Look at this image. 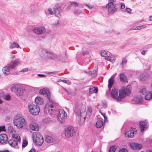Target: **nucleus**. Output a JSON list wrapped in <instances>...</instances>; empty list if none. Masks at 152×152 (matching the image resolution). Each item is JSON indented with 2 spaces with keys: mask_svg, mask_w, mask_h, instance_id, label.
<instances>
[{
  "mask_svg": "<svg viewBox=\"0 0 152 152\" xmlns=\"http://www.w3.org/2000/svg\"><path fill=\"white\" fill-rule=\"evenodd\" d=\"M40 94L45 95L49 100L45 106L44 111L46 113H50V114L52 115L53 113L52 112L53 110H56L57 107L58 106V103L50 98V92L48 88H44L41 89L39 91Z\"/></svg>",
  "mask_w": 152,
  "mask_h": 152,
  "instance_id": "nucleus-1",
  "label": "nucleus"
},
{
  "mask_svg": "<svg viewBox=\"0 0 152 152\" xmlns=\"http://www.w3.org/2000/svg\"><path fill=\"white\" fill-rule=\"evenodd\" d=\"M22 64V62L19 58H18L8 63L2 69V72L4 76H7L10 73V69H14L17 67Z\"/></svg>",
  "mask_w": 152,
  "mask_h": 152,
  "instance_id": "nucleus-2",
  "label": "nucleus"
},
{
  "mask_svg": "<svg viewBox=\"0 0 152 152\" xmlns=\"http://www.w3.org/2000/svg\"><path fill=\"white\" fill-rule=\"evenodd\" d=\"M74 110L76 115L80 117V124L83 125L85 121L86 118L85 105L81 104L76 105Z\"/></svg>",
  "mask_w": 152,
  "mask_h": 152,
  "instance_id": "nucleus-3",
  "label": "nucleus"
},
{
  "mask_svg": "<svg viewBox=\"0 0 152 152\" xmlns=\"http://www.w3.org/2000/svg\"><path fill=\"white\" fill-rule=\"evenodd\" d=\"M117 5V0H108L106 7L109 15H113L117 11L118 9Z\"/></svg>",
  "mask_w": 152,
  "mask_h": 152,
  "instance_id": "nucleus-4",
  "label": "nucleus"
},
{
  "mask_svg": "<svg viewBox=\"0 0 152 152\" xmlns=\"http://www.w3.org/2000/svg\"><path fill=\"white\" fill-rule=\"evenodd\" d=\"M58 106L57 107L56 110L55 111L53 110L52 112H53V113L52 115L50 114V113H47L50 115H52L53 114H57V113L58 112V121L61 123H63L64 122V120L66 118L67 115L66 112L64 111L63 110H59L58 111H57L58 108Z\"/></svg>",
  "mask_w": 152,
  "mask_h": 152,
  "instance_id": "nucleus-5",
  "label": "nucleus"
},
{
  "mask_svg": "<svg viewBox=\"0 0 152 152\" xmlns=\"http://www.w3.org/2000/svg\"><path fill=\"white\" fill-rule=\"evenodd\" d=\"M14 124L18 128H22L26 124L25 119L21 116L16 115L14 118Z\"/></svg>",
  "mask_w": 152,
  "mask_h": 152,
  "instance_id": "nucleus-6",
  "label": "nucleus"
},
{
  "mask_svg": "<svg viewBox=\"0 0 152 152\" xmlns=\"http://www.w3.org/2000/svg\"><path fill=\"white\" fill-rule=\"evenodd\" d=\"M132 87L130 86H124L119 90L118 99H122L129 95L131 92Z\"/></svg>",
  "mask_w": 152,
  "mask_h": 152,
  "instance_id": "nucleus-7",
  "label": "nucleus"
},
{
  "mask_svg": "<svg viewBox=\"0 0 152 152\" xmlns=\"http://www.w3.org/2000/svg\"><path fill=\"white\" fill-rule=\"evenodd\" d=\"M28 107L29 112L32 114L34 115H37L40 111L39 107L33 103H29Z\"/></svg>",
  "mask_w": 152,
  "mask_h": 152,
  "instance_id": "nucleus-8",
  "label": "nucleus"
},
{
  "mask_svg": "<svg viewBox=\"0 0 152 152\" xmlns=\"http://www.w3.org/2000/svg\"><path fill=\"white\" fill-rule=\"evenodd\" d=\"M34 141L38 145H41L44 142L43 137L42 135L38 133L34 134L33 136Z\"/></svg>",
  "mask_w": 152,
  "mask_h": 152,
  "instance_id": "nucleus-9",
  "label": "nucleus"
},
{
  "mask_svg": "<svg viewBox=\"0 0 152 152\" xmlns=\"http://www.w3.org/2000/svg\"><path fill=\"white\" fill-rule=\"evenodd\" d=\"M42 52L45 55V56L49 58L55 59L57 58V56L53 52L49 50L43 49L42 50Z\"/></svg>",
  "mask_w": 152,
  "mask_h": 152,
  "instance_id": "nucleus-10",
  "label": "nucleus"
},
{
  "mask_svg": "<svg viewBox=\"0 0 152 152\" xmlns=\"http://www.w3.org/2000/svg\"><path fill=\"white\" fill-rule=\"evenodd\" d=\"M75 132L74 129L72 126H67L65 129V135L67 137H72Z\"/></svg>",
  "mask_w": 152,
  "mask_h": 152,
  "instance_id": "nucleus-11",
  "label": "nucleus"
},
{
  "mask_svg": "<svg viewBox=\"0 0 152 152\" xmlns=\"http://www.w3.org/2000/svg\"><path fill=\"white\" fill-rule=\"evenodd\" d=\"M32 31L37 35H42L46 32V29L44 26L34 27L32 29Z\"/></svg>",
  "mask_w": 152,
  "mask_h": 152,
  "instance_id": "nucleus-12",
  "label": "nucleus"
},
{
  "mask_svg": "<svg viewBox=\"0 0 152 152\" xmlns=\"http://www.w3.org/2000/svg\"><path fill=\"white\" fill-rule=\"evenodd\" d=\"M11 91L14 92L16 95L19 96L23 94L24 90L20 86H12L11 88Z\"/></svg>",
  "mask_w": 152,
  "mask_h": 152,
  "instance_id": "nucleus-13",
  "label": "nucleus"
},
{
  "mask_svg": "<svg viewBox=\"0 0 152 152\" xmlns=\"http://www.w3.org/2000/svg\"><path fill=\"white\" fill-rule=\"evenodd\" d=\"M98 69L97 67H95L94 69L90 70L88 69L86 73L88 74L87 77L88 80H90V79L88 78L89 77H91L90 79H91L95 77L97 75V72Z\"/></svg>",
  "mask_w": 152,
  "mask_h": 152,
  "instance_id": "nucleus-14",
  "label": "nucleus"
},
{
  "mask_svg": "<svg viewBox=\"0 0 152 152\" xmlns=\"http://www.w3.org/2000/svg\"><path fill=\"white\" fill-rule=\"evenodd\" d=\"M136 129L134 128H131V129L125 133V136L127 137L132 138L137 133Z\"/></svg>",
  "mask_w": 152,
  "mask_h": 152,
  "instance_id": "nucleus-15",
  "label": "nucleus"
},
{
  "mask_svg": "<svg viewBox=\"0 0 152 152\" xmlns=\"http://www.w3.org/2000/svg\"><path fill=\"white\" fill-rule=\"evenodd\" d=\"M59 9L57 7H54V12L52 11V10L51 8H48V9L47 11L48 12V13L51 15H53L55 14L56 16L59 17L60 16V14L58 11Z\"/></svg>",
  "mask_w": 152,
  "mask_h": 152,
  "instance_id": "nucleus-16",
  "label": "nucleus"
},
{
  "mask_svg": "<svg viewBox=\"0 0 152 152\" xmlns=\"http://www.w3.org/2000/svg\"><path fill=\"white\" fill-rule=\"evenodd\" d=\"M118 91L116 88H114L112 89L111 92V97L114 99H116L117 100H120V99H118Z\"/></svg>",
  "mask_w": 152,
  "mask_h": 152,
  "instance_id": "nucleus-17",
  "label": "nucleus"
},
{
  "mask_svg": "<svg viewBox=\"0 0 152 152\" xmlns=\"http://www.w3.org/2000/svg\"><path fill=\"white\" fill-rule=\"evenodd\" d=\"M140 131L143 132L147 127V123L145 121H141L140 122Z\"/></svg>",
  "mask_w": 152,
  "mask_h": 152,
  "instance_id": "nucleus-18",
  "label": "nucleus"
},
{
  "mask_svg": "<svg viewBox=\"0 0 152 152\" xmlns=\"http://www.w3.org/2000/svg\"><path fill=\"white\" fill-rule=\"evenodd\" d=\"M101 56L105 58L106 59L108 57H109L112 55L110 52L106 50H103L101 52Z\"/></svg>",
  "mask_w": 152,
  "mask_h": 152,
  "instance_id": "nucleus-19",
  "label": "nucleus"
},
{
  "mask_svg": "<svg viewBox=\"0 0 152 152\" xmlns=\"http://www.w3.org/2000/svg\"><path fill=\"white\" fill-rule=\"evenodd\" d=\"M8 139V137L6 134H2L0 135V142L1 143H5Z\"/></svg>",
  "mask_w": 152,
  "mask_h": 152,
  "instance_id": "nucleus-20",
  "label": "nucleus"
},
{
  "mask_svg": "<svg viewBox=\"0 0 152 152\" xmlns=\"http://www.w3.org/2000/svg\"><path fill=\"white\" fill-rule=\"evenodd\" d=\"M30 128L33 130L37 131L39 129V126L37 124L35 123L32 122L30 124Z\"/></svg>",
  "mask_w": 152,
  "mask_h": 152,
  "instance_id": "nucleus-21",
  "label": "nucleus"
},
{
  "mask_svg": "<svg viewBox=\"0 0 152 152\" xmlns=\"http://www.w3.org/2000/svg\"><path fill=\"white\" fill-rule=\"evenodd\" d=\"M130 146L133 149H140L142 147V145L141 144L134 143H130Z\"/></svg>",
  "mask_w": 152,
  "mask_h": 152,
  "instance_id": "nucleus-22",
  "label": "nucleus"
},
{
  "mask_svg": "<svg viewBox=\"0 0 152 152\" xmlns=\"http://www.w3.org/2000/svg\"><path fill=\"white\" fill-rule=\"evenodd\" d=\"M147 91L148 90L145 86H141L139 90V93L143 95H145Z\"/></svg>",
  "mask_w": 152,
  "mask_h": 152,
  "instance_id": "nucleus-23",
  "label": "nucleus"
},
{
  "mask_svg": "<svg viewBox=\"0 0 152 152\" xmlns=\"http://www.w3.org/2000/svg\"><path fill=\"white\" fill-rule=\"evenodd\" d=\"M9 47L10 49H13L15 48H19L20 47V46L18 43L16 42H13L10 43Z\"/></svg>",
  "mask_w": 152,
  "mask_h": 152,
  "instance_id": "nucleus-24",
  "label": "nucleus"
},
{
  "mask_svg": "<svg viewBox=\"0 0 152 152\" xmlns=\"http://www.w3.org/2000/svg\"><path fill=\"white\" fill-rule=\"evenodd\" d=\"M35 101L36 104L40 105L42 104L43 102V100L40 97H37L35 99Z\"/></svg>",
  "mask_w": 152,
  "mask_h": 152,
  "instance_id": "nucleus-25",
  "label": "nucleus"
},
{
  "mask_svg": "<svg viewBox=\"0 0 152 152\" xmlns=\"http://www.w3.org/2000/svg\"><path fill=\"white\" fill-rule=\"evenodd\" d=\"M8 143L10 146L14 147L17 145L18 142L15 140L12 139L8 141Z\"/></svg>",
  "mask_w": 152,
  "mask_h": 152,
  "instance_id": "nucleus-26",
  "label": "nucleus"
},
{
  "mask_svg": "<svg viewBox=\"0 0 152 152\" xmlns=\"http://www.w3.org/2000/svg\"><path fill=\"white\" fill-rule=\"evenodd\" d=\"M120 79L122 82H124L127 81V78L124 74L121 73L120 74Z\"/></svg>",
  "mask_w": 152,
  "mask_h": 152,
  "instance_id": "nucleus-27",
  "label": "nucleus"
},
{
  "mask_svg": "<svg viewBox=\"0 0 152 152\" xmlns=\"http://www.w3.org/2000/svg\"><path fill=\"white\" fill-rule=\"evenodd\" d=\"M115 77V75H112L108 80V86H112L114 83V79Z\"/></svg>",
  "mask_w": 152,
  "mask_h": 152,
  "instance_id": "nucleus-28",
  "label": "nucleus"
},
{
  "mask_svg": "<svg viewBox=\"0 0 152 152\" xmlns=\"http://www.w3.org/2000/svg\"><path fill=\"white\" fill-rule=\"evenodd\" d=\"M98 91L97 87H95L94 86H92V87L89 88V92L90 94L93 93H96Z\"/></svg>",
  "mask_w": 152,
  "mask_h": 152,
  "instance_id": "nucleus-29",
  "label": "nucleus"
},
{
  "mask_svg": "<svg viewBox=\"0 0 152 152\" xmlns=\"http://www.w3.org/2000/svg\"><path fill=\"white\" fill-rule=\"evenodd\" d=\"M135 103H140L142 101V98L140 96L136 97L134 99Z\"/></svg>",
  "mask_w": 152,
  "mask_h": 152,
  "instance_id": "nucleus-30",
  "label": "nucleus"
},
{
  "mask_svg": "<svg viewBox=\"0 0 152 152\" xmlns=\"http://www.w3.org/2000/svg\"><path fill=\"white\" fill-rule=\"evenodd\" d=\"M12 138L13 140H15L18 142H20V138L18 134H15L12 135Z\"/></svg>",
  "mask_w": 152,
  "mask_h": 152,
  "instance_id": "nucleus-31",
  "label": "nucleus"
},
{
  "mask_svg": "<svg viewBox=\"0 0 152 152\" xmlns=\"http://www.w3.org/2000/svg\"><path fill=\"white\" fill-rule=\"evenodd\" d=\"M53 138L51 136H48L46 137L45 141L48 143H51L53 142Z\"/></svg>",
  "mask_w": 152,
  "mask_h": 152,
  "instance_id": "nucleus-32",
  "label": "nucleus"
},
{
  "mask_svg": "<svg viewBox=\"0 0 152 152\" xmlns=\"http://www.w3.org/2000/svg\"><path fill=\"white\" fill-rule=\"evenodd\" d=\"M152 99V94L150 92H149L145 97V99L149 100Z\"/></svg>",
  "mask_w": 152,
  "mask_h": 152,
  "instance_id": "nucleus-33",
  "label": "nucleus"
},
{
  "mask_svg": "<svg viewBox=\"0 0 152 152\" xmlns=\"http://www.w3.org/2000/svg\"><path fill=\"white\" fill-rule=\"evenodd\" d=\"M103 122L102 121L98 120L96 123V126L97 128H100L103 125Z\"/></svg>",
  "mask_w": 152,
  "mask_h": 152,
  "instance_id": "nucleus-34",
  "label": "nucleus"
},
{
  "mask_svg": "<svg viewBox=\"0 0 152 152\" xmlns=\"http://www.w3.org/2000/svg\"><path fill=\"white\" fill-rule=\"evenodd\" d=\"M79 3L76 1H71L69 3V6L70 7H76L78 6Z\"/></svg>",
  "mask_w": 152,
  "mask_h": 152,
  "instance_id": "nucleus-35",
  "label": "nucleus"
},
{
  "mask_svg": "<svg viewBox=\"0 0 152 152\" xmlns=\"http://www.w3.org/2000/svg\"><path fill=\"white\" fill-rule=\"evenodd\" d=\"M92 110L90 107H88L87 109V117L88 118H89L92 114Z\"/></svg>",
  "mask_w": 152,
  "mask_h": 152,
  "instance_id": "nucleus-36",
  "label": "nucleus"
},
{
  "mask_svg": "<svg viewBox=\"0 0 152 152\" xmlns=\"http://www.w3.org/2000/svg\"><path fill=\"white\" fill-rule=\"evenodd\" d=\"M116 146L113 145L111 146L109 151V152H115L116 150Z\"/></svg>",
  "mask_w": 152,
  "mask_h": 152,
  "instance_id": "nucleus-37",
  "label": "nucleus"
},
{
  "mask_svg": "<svg viewBox=\"0 0 152 152\" xmlns=\"http://www.w3.org/2000/svg\"><path fill=\"white\" fill-rule=\"evenodd\" d=\"M107 60L112 62H114L115 61V57H108L106 59Z\"/></svg>",
  "mask_w": 152,
  "mask_h": 152,
  "instance_id": "nucleus-38",
  "label": "nucleus"
},
{
  "mask_svg": "<svg viewBox=\"0 0 152 152\" xmlns=\"http://www.w3.org/2000/svg\"><path fill=\"white\" fill-rule=\"evenodd\" d=\"M28 144V142L27 140H24L23 141L22 143V147H26Z\"/></svg>",
  "mask_w": 152,
  "mask_h": 152,
  "instance_id": "nucleus-39",
  "label": "nucleus"
},
{
  "mask_svg": "<svg viewBox=\"0 0 152 152\" xmlns=\"http://www.w3.org/2000/svg\"><path fill=\"white\" fill-rule=\"evenodd\" d=\"M4 99L6 100L9 101L11 99V96L9 95L4 96Z\"/></svg>",
  "mask_w": 152,
  "mask_h": 152,
  "instance_id": "nucleus-40",
  "label": "nucleus"
},
{
  "mask_svg": "<svg viewBox=\"0 0 152 152\" xmlns=\"http://www.w3.org/2000/svg\"><path fill=\"white\" fill-rule=\"evenodd\" d=\"M62 82H63L64 83H66L67 85H70L71 84V82L69 80L67 81L66 80H64L61 81Z\"/></svg>",
  "mask_w": 152,
  "mask_h": 152,
  "instance_id": "nucleus-41",
  "label": "nucleus"
},
{
  "mask_svg": "<svg viewBox=\"0 0 152 152\" xmlns=\"http://www.w3.org/2000/svg\"><path fill=\"white\" fill-rule=\"evenodd\" d=\"M86 57H87L89 59V61H90L91 59V56L89 54V52H86Z\"/></svg>",
  "mask_w": 152,
  "mask_h": 152,
  "instance_id": "nucleus-42",
  "label": "nucleus"
},
{
  "mask_svg": "<svg viewBox=\"0 0 152 152\" xmlns=\"http://www.w3.org/2000/svg\"><path fill=\"white\" fill-rule=\"evenodd\" d=\"M8 130L10 132H13L14 129L12 127L10 126L8 127Z\"/></svg>",
  "mask_w": 152,
  "mask_h": 152,
  "instance_id": "nucleus-43",
  "label": "nucleus"
},
{
  "mask_svg": "<svg viewBox=\"0 0 152 152\" xmlns=\"http://www.w3.org/2000/svg\"><path fill=\"white\" fill-rule=\"evenodd\" d=\"M125 8V5L124 3H121L120 5V8L121 9H123Z\"/></svg>",
  "mask_w": 152,
  "mask_h": 152,
  "instance_id": "nucleus-44",
  "label": "nucleus"
},
{
  "mask_svg": "<svg viewBox=\"0 0 152 152\" xmlns=\"http://www.w3.org/2000/svg\"><path fill=\"white\" fill-rule=\"evenodd\" d=\"M146 27L145 25H142L140 26H137V30H140L142 28H145Z\"/></svg>",
  "mask_w": 152,
  "mask_h": 152,
  "instance_id": "nucleus-45",
  "label": "nucleus"
},
{
  "mask_svg": "<svg viewBox=\"0 0 152 152\" xmlns=\"http://www.w3.org/2000/svg\"><path fill=\"white\" fill-rule=\"evenodd\" d=\"M119 152H128V151L126 149L122 148L120 150Z\"/></svg>",
  "mask_w": 152,
  "mask_h": 152,
  "instance_id": "nucleus-46",
  "label": "nucleus"
},
{
  "mask_svg": "<svg viewBox=\"0 0 152 152\" xmlns=\"http://www.w3.org/2000/svg\"><path fill=\"white\" fill-rule=\"evenodd\" d=\"M28 68H25L23 69L20 71V72H25L28 71Z\"/></svg>",
  "mask_w": 152,
  "mask_h": 152,
  "instance_id": "nucleus-47",
  "label": "nucleus"
},
{
  "mask_svg": "<svg viewBox=\"0 0 152 152\" xmlns=\"http://www.w3.org/2000/svg\"><path fill=\"white\" fill-rule=\"evenodd\" d=\"M125 10L126 12L129 13H131V12L132 11V10L131 9L129 8H126Z\"/></svg>",
  "mask_w": 152,
  "mask_h": 152,
  "instance_id": "nucleus-48",
  "label": "nucleus"
},
{
  "mask_svg": "<svg viewBox=\"0 0 152 152\" xmlns=\"http://www.w3.org/2000/svg\"><path fill=\"white\" fill-rule=\"evenodd\" d=\"M59 24V21H58L57 20L55 22H54L53 24V26H57V25H58Z\"/></svg>",
  "mask_w": 152,
  "mask_h": 152,
  "instance_id": "nucleus-49",
  "label": "nucleus"
},
{
  "mask_svg": "<svg viewBox=\"0 0 152 152\" xmlns=\"http://www.w3.org/2000/svg\"><path fill=\"white\" fill-rule=\"evenodd\" d=\"M5 126H0V132L1 131H5Z\"/></svg>",
  "mask_w": 152,
  "mask_h": 152,
  "instance_id": "nucleus-50",
  "label": "nucleus"
},
{
  "mask_svg": "<svg viewBox=\"0 0 152 152\" xmlns=\"http://www.w3.org/2000/svg\"><path fill=\"white\" fill-rule=\"evenodd\" d=\"M127 62V60H124L122 61V64L123 66H124L126 64Z\"/></svg>",
  "mask_w": 152,
  "mask_h": 152,
  "instance_id": "nucleus-51",
  "label": "nucleus"
},
{
  "mask_svg": "<svg viewBox=\"0 0 152 152\" xmlns=\"http://www.w3.org/2000/svg\"><path fill=\"white\" fill-rule=\"evenodd\" d=\"M10 55L11 56V58L12 59H13L15 57V55H13L12 53H10Z\"/></svg>",
  "mask_w": 152,
  "mask_h": 152,
  "instance_id": "nucleus-52",
  "label": "nucleus"
},
{
  "mask_svg": "<svg viewBox=\"0 0 152 152\" xmlns=\"http://www.w3.org/2000/svg\"><path fill=\"white\" fill-rule=\"evenodd\" d=\"M86 6H87L90 9H91L93 7V5L90 4H88L86 5Z\"/></svg>",
  "mask_w": 152,
  "mask_h": 152,
  "instance_id": "nucleus-53",
  "label": "nucleus"
},
{
  "mask_svg": "<svg viewBox=\"0 0 152 152\" xmlns=\"http://www.w3.org/2000/svg\"><path fill=\"white\" fill-rule=\"evenodd\" d=\"M28 152H35V150L34 149H31Z\"/></svg>",
  "mask_w": 152,
  "mask_h": 152,
  "instance_id": "nucleus-54",
  "label": "nucleus"
},
{
  "mask_svg": "<svg viewBox=\"0 0 152 152\" xmlns=\"http://www.w3.org/2000/svg\"><path fill=\"white\" fill-rule=\"evenodd\" d=\"M137 26H134L132 28V29L134 30H137Z\"/></svg>",
  "mask_w": 152,
  "mask_h": 152,
  "instance_id": "nucleus-55",
  "label": "nucleus"
},
{
  "mask_svg": "<svg viewBox=\"0 0 152 152\" xmlns=\"http://www.w3.org/2000/svg\"><path fill=\"white\" fill-rule=\"evenodd\" d=\"M141 53L142 54L144 55L145 54V50H142L141 51Z\"/></svg>",
  "mask_w": 152,
  "mask_h": 152,
  "instance_id": "nucleus-56",
  "label": "nucleus"
},
{
  "mask_svg": "<svg viewBox=\"0 0 152 152\" xmlns=\"http://www.w3.org/2000/svg\"><path fill=\"white\" fill-rule=\"evenodd\" d=\"M101 113L102 114V115H103V116H104L105 120V119L106 118H107L106 117L105 115V114H102V113Z\"/></svg>",
  "mask_w": 152,
  "mask_h": 152,
  "instance_id": "nucleus-57",
  "label": "nucleus"
},
{
  "mask_svg": "<svg viewBox=\"0 0 152 152\" xmlns=\"http://www.w3.org/2000/svg\"><path fill=\"white\" fill-rule=\"evenodd\" d=\"M149 18H150L149 20L152 21V16H150Z\"/></svg>",
  "mask_w": 152,
  "mask_h": 152,
  "instance_id": "nucleus-58",
  "label": "nucleus"
},
{
  "mask_svg": "<svg viewBox=\"0 0 152 152\" xmlns=\"http://www.w3.org/2000/svg\"><path fill=\"white\" fill-rule=\"evenodd\" d=\"M0 152H10L8 150H6L4 151H0Z\"/></svg>",
  "mask_w": 152,
  "mask_h": 152,
  "instance_id": "nucleus-59",
  "label": "nucleus"
},
{
  "mask_svg": "<svg viewBox=\"0 0 152 152\" xmlns=\"http://www.w3.org/2000/svg\"><path fill=\"white\" fill-rule=\"evenodd\" d=\"M38 76H45L44 75L40 74H38Z\"/></svg>",
  "mask_w": 152,
  "mask_h": 152,
  "instance_id": "nucleus-60",
  "label": "nucleus"
},
{
  "mask_svg": "<svg viewBox=\"0 0 152 152\" xmlns=\"http://www.w3.org/2000/svg\"><path fill=\"white\" fill-rule=\"evenodd\" d=\"M2 75L1 74H0V79L1 80L2 78Z\"/></svg>",
  "mask_w": 152,
  "mask_h": 152,
  "instance_id": "nucleus-61",
  "label": "nucleus"
},
{
  "mask_svg": "<svg viewBox=\"0 0 152 152\" xmlns=\"http://www.w3.org/2000/svg\"><path fill=\"white\" fill-rule=\"evenodd\" d=\"M3 102L1 100V99H0V104H1Z\"/></svg>",
  "mask_w": 152,
  "mask_h": 152,
  "instance_id": "nucleus-62",
  "label": "nucleus"
},
{
  "mask_svg": "<svg viewBox=\"0 0 152 152\" xmlns=\"http://www.w3.org/2000/svg\"><path fill=\"white\" fill-rule=\"evenodd\" d=\"M147 152H152V151L151 150H148L147 151Z\"/></svg>",
  "mask_w": 152,
  "mask_h": 152,
  "instance_id": "nucleus-63",
  "label": "nucleus"
},
{
  "mask_svg": "<svg viewBox=\"0 0 152 152\" xmlns=\"http://www.w3.org/2000/svg\"><path fill=\"white\" fill-rule=\"evenodd\" d=\"M112 86H108V87L110 90Z\"/></svg>",
  "mask_w": 152,
  "mask_h": 152,
  "instance_id": "nucleus-64",
  "label": "nucleus"
}]
</instances>
